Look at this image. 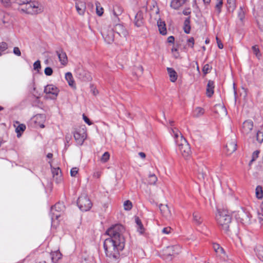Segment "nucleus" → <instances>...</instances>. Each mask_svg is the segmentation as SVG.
Masks as SVG:
<instances>
[{
    "instance_id": "44",
    "label": "nucleus",
    "mask_w": 263,
    "mask_h": 263,
    "mask_svg": "<svg viewBox=\"0 0 263 263\" xmlns=\"http://www.w3.org/2000/svg\"><path fill=\"white\" fill-rule=\"evenodd\" d=\"M134 70L137 75L142 74L143 71V67L141 65H139V66L136 67V68Z\"/></svg>"
},
{
    "instance_id": "62",
    "label": "nucleus",
    "mask_w": 263,
    "mask_h": 263,
    "mask_svg": "<svg viewBox=\"0 0 263 263\" xmlns=\"http://www.w3.org/2000/svg\"><path fill=\"white\" fill-rule=\"evenodd\" d=\"M53 157V154L52 153H48L47 155V157L48 158H52Z\"/></svg>"
},
{
    "instance_id": "20",
    "label": "nucleus",
    "mask_w": 263,
    "mask_h": 263,
    "mask_svg": "<svg viewBox=\"0 0 263 263\" xmlns=\"http://www.w3.org/2000/svg\"><path fill=\"white\" fill-rule=\"evenodd\" d=\"M214 82L212 80H209L206 87V95L210 98L214 93Z\"/></svg>"
},
{
    "instance_id": "59",
    "label": "nucleus",
    "mask_w": 263,
    "mask_h": 263,
    "mask_svg": "<svg viewBox=\"0 0 263 263\" xmlns=\"http://www.w3.org/2000/svg\"><path fill=\"white\" fill-rule=\"evenodd\" d=\"M83 118L84 121L87 124H88L89 125H90L92 124V122L89 119V118L87 117H86L85 115H83Z\"/></svg>"
},
{
    "instance_id": "34",
    "label": "nucleus",
    "mask_w": 263,
    "mask_h": 263,
    "mask_svg": "<svg viewBox=\"0 0 263 263\" xmlns=\"http://www.w3.org/2000/svg\"><path fill=\"white\" fill-rule=\"evenodd\" d=\"M157 181V177L155 174H150L148 178V182L150 185H154Z\"/></svg>"
},
{
    "instance_id": "15",
    "label": "nucleus",
    "mask_w": 263,
    "mask_h": 263,
    "mask_svg": "<svg viewBox=\"0 0 263 263\" xmlns=\"http://www.w3.org/2000/svg\"><path fill=\"white\" fill-rule=\"evenodd\" d=\"M51 171L53 179L57 183L60 182L62 180V172L59 167H51Z\"/></svg>"
},
{
    "instance_id": "31",
    "label": "nucleus",
    "mask_w": 263,
    "mask_h": 263,
    "mask_svg": "<svg viewBox=\"0 0 263 263\" xmlns=\"http://www.w3.org/2000/svg\"><path fill=\"white\" fill-rule=\"evenodd\" d=\"M227 8L230 12H233L236 8L235 0H227Z\"/></svg>"
},
{
    "instance_id": "23",
    "label": "nucleus",
    "mask_w": 263,
    "mask_h": 263,
    "mask_svg": "<svg viewBox=\"0 0 263 263\" xmlns=\"http://www.w3.org/2000/svg\"><path fill=\"white\" fill-rule=\"evenodd\" d=\"M213 248L217 255L221 256L222 254H225V252L223 248H222L218 243H214Z\"/></svg>"
},
{
    "instance_id": "7",
    "label": "nucleus",
    "mask_w": 263,
    "mask_h": 263,
    "mask_svg": "<svg viewBox=\"0 0 263 263\" xmlns=\"http://www.w3.org/2000/svg\"><path fill=\"white\" fill-rule=\"evenodd\" d=\"M73 137L77 144L82 145L86 139V130L84 127L77 128L73 133Z\"/></svg>"
},
{
    "instance_id": "5",
    "label": "nucleus",
    "mask_w": 263,
    "mask_h": 263,
    "mask_svg": "<svg viewBox=\"0 0 263 263\" xmlns=\"http://www.w3.org/2000/svg\"><path fill=\"white\" fill-rule=\"evenodd\" d=\"M163 252L164 259L171 260L173 257L181 253V247L179 245L168 246L163 250Z\"/></svg>"
},
{
    "instance_id": "41",
    "label": "nucleus",
    "mask_w": 263,
    "mask_h": 263,
    "mask_svg": "<svg viewBox=\"0 0 263 263\" xmlns=\"http://www.w3.org/2000/svg\"><path fill=\"white\" fill-rule=\"evenodd\" d=\"M259 154V151H255L253 152L252 156V159L250 160L249 164L250 165L253 161H254L258 157Z\"/></svg>"
},
{
    "instance_id": "57",
    "label": "nucleus",
    "mask_w": 263,
    "mask_h": 263,
    "mask_svg": "<svg viewBox=\"0 0 263 263\" xmlns=\"http://www.w3.org/2000/svg\"><path fill=\"white\" fill-rule=\"evenodd\" d=\"M258 219L261 226H263V214L258 213Z\"/></svg>"
},
{
    "instance_id": "48",
    "label": "nucleus",
    "mask_w": 263,
    "mask_h": 263,
    "mask_svg": "<svg viewBox=\"0 0 263 263\" xmlns=\"http://www.w3.org/2000/svg\"><path fill=\"white\" fill-rule=\"evenodd\" d=\"M187 44H188V46L190 47H191L192 48H193L194 47V39L193 37H191L190 38H189L188 40H187Z\"/></svg>"
},
{
    "instance_id": "29",
    "label": "nucleus",
    "mask_w": 263,
    "mask_h": 263,
    "mask_svg": "<svg viewBox=\"0 0 263 263\" xmlns=\"http://www.w3.org/2000/svg\"><path fill=\"white\" fill-rule=\"evenodd\" d=\"M65 79L67 80L68 84L71 87L74 86V81L73 80L72 75L71 72H68L65 74Z\"/></svg>"
},
{
    "instance_id": "42",
    "label": "nucleus",
    "mask_w": 263,
    "mask_h": 263,
    "mask_svg": "<svg viewBox=\"0 0 263 263\" xmlns=\"http://www.w3.org/2000/svg\"><path fill=\"white\" fill-rule=\"evenodd\" d=\"M133 207L132 203L129 200H126L124 203V208L125 210H130Z\"/></svg>"
},
{
    "instance_id": "51",
    "label": "nucleus",
    "mask_w": 263,
    "mask_h": 263,
    "mask_svg": "<svg viewBox=\"0 0 263 263\" xmlns=\"http://www.w3.org/2000/svg\"><path fill=\"white\" fill-rule=\"evenodd\" d=\"M79 169L77 167H73L70 171V175L72 177H75L78 173Z\"/></svg>"
},
{
    "instance_id": "47",
    "label": "nucleus",
    "mask_w": 263,
    "mask_h": 263,
    "mask_svg": "<svg viewBox=\"0 0 263 263\" xmlns=\"http://www.w3.org/2000/svg\"><path fill=\"white\" fill-rule=\"evenodd\" d=\"M7 48L8 45L6 42H2L0 43V50L1 52L6 50Z\"/></svg>"
},
{
    "instance_id": "21",
    "label": "nucleus",
    "mask_w": 263,
    "mask_h": 263,
    "mask_svg": "<svg viewBox=\"0 0 263 263\" xmlns=\"http://www.w3.org/2000/svg\"><path fill=\"white\" fill-rule=\"evenodd\" d=\"M167 71L168 72L170 81L172 82L176 81L178 78V75L176 71L173 68H167Z\"/></svg>"
},
{
    "instance_id": "11",
    "label": "nucleus",
    "mask_w": 263,
    "mask_h": 263,
    "mask_svg": "<svg viewBox=\"0 0 263 263\" xmlns=\"http://www.w3.org/2000/svg\"><path fill=\"white\" fill-rule=\"evenodd\" d=\"M76 72L77 77L82 81H88L90 78L89 72L84 70L82 67H78L76 69Z\"/></svg>"
},
{
    "instance_id": "49",
    "label": "nucleus",
    "mask_w": 263,
    "mask_h": 263,
    "mask_svg": "<svg viewBox=\"0 0 263 263\" xmlns=\"http://www.w3.org/2000/svg\"><path fill=\"white\" fill-rule=\"evenodd\" d=\"M240 215H241L242 217L245 216L246 217V219L243 218V217L241 218L242 221H241L242 222H247V220H250V218L248 216V214L246 213H245L244 212H242L241 214H240Z\"/></svg>"
},
{
    "instance_id": "14",
    "label": "nucleus",
    "mask_w": 263,
    "mask_h": 263,
    "mask_svg": "<svg viewBox=\"0 0 263 263\" xmlns=\"http://www.w3.org/2000/svg\"><path fill=\"white\" fill-rule=\"evenodd\" d=\"M105 41L108 44L112 43L114 41V32L112 29L108 31L104 30L102 33Z\"/></svg>"
},
{
    "instance_id": "12",
    "label": "nucleus",
    "mask_w": 263,
    "mask_h": 263,
    "mask_svg": "<svg viewBox=\"0 0 263 263\" xmlns=\"http://www.w3.org/2000/svg\"><path fill=\"white\" fill-rule=\"evenodd\" d=\"M253 128V122L251 120L245 121L241 127V132L245 135H249Z\"/></svg>"
},
{
    "instance_id": "13",
    "label": "nucleus",
    "mask_w": 263,
    "mask_h": 263,
    "mask_svg": "<svg viewBox=\"0 0 263 263\" xmlns=\"http://www.w3.org/2000/svg\"><path fill=\"white\" fill-rule=\"evenodd\" d=\"M237 149V143L235 139H232L227 143L225 146L226 153L228 155L234 153Z\"/></svg>"
},
{
    "instance_id": "9",
    "label": "nucleus",
    "mask_w": 263,
    "mask_h": 263,
    "mask_svg": "<svg viewBox=\"0 0 263 263\" xmlns=\"http://www.w3.org/2000/svg\"><path fill=\"white\" fill-rule=\"evenodd\" d=\"M44 92L47 96V98L55 99L57 98L60 92L59 89L53 84L47 85L44 90Z\"/></svg>"
},
{
    "instance_id": "63",
    "label": "nucleus",
    "mask_w": 263,
    "mask_h": 263,
    "mask_svg": "<svg viewBox=\"0 0 263 263\" xmlns=\"http://www.w3.org/2000/svg\"><path fill=\"white\" fill-rule=\"evenodd\" d=\"M203 1L204 4H209L210 3L211 0H203Z\"/></svg>"
},
{
    "instance_id": "55",
    "label": "nucleus",
    "mask_w": 263,
    "mask_h": 263,
    "mask_svg": "<svg viewBox=\"0 0 263 263\" xmlns=\"http://www.w3.org/2000/svg\"><path fill=\"white\" fill-rule=\"evenodd\" d=\"M216 40L218 48L219 49H222L223 48V45L220 40L217 36L216 37Z\"/></svg>"
},
{
    "instance_id": "18",
    "label": "nucleus",
    "mask_w": 263,
    "mask_h": 263,
    "mask_svg": "<svg viewBox=\"0 0 263 263\" xmlns=\"http://www.w3.org/2000/svg\"><path fill=\"white\" fill-rule=\"evenodd\" d=\"M143 13L142 11H139L135 17L134 24L135 26L140 27L143 25Z\"/></svg>"
},
{
    "instance_id": "36",
    "label": "nucleus",
    "mask_w": 263,
    "mask_h": 263,
    "mask_svg": "<svg viewBox=\"0 0 263 263\" xmlns=\"http://www.w3.org/2000/svg\"><path fill=\"white\" fill-rule=\"evenodd\" d=\"M193 216L194 222H195L197 224H200L202 222L200 215L198 213L195 212L193 213Z\"/></svg>"
},
{
    "instance_id": "50",
    "label": "nucleus",
    "mask_w": 263,
    "mask_h": 263,
    "mask_svg": "<svg viewBox=\"0 0 263 263\" xmlns=\"http://www.w3.org/2000/svg\"><path fill=\"white\" fill-rule=\"evenodd\" d=\"M41 67V62L39 60L36 61L33 64V68L34 70H39Z\"/></svg>"
},
{
    "instance_id": "28",
    "label": "nucleus",
    "mask_w": 263,
    "mask_h": 263,
    "mask_svg": "<svg viewBox=\"0 0 263 263\" xmlns=\"http://www.w3.org/2000/svg\"><path fill=\"white\" fill-rule=\"evenodd\" d=\"M254 250L258 258L263 261V247L261 246L256 247Z\"/></svg>"
},
{
    "instance_id": "33",
    "label": "nucleus",
    "mask_w": 263,
    "mask_h": 263,
    "mask_svg": "<svg viewBox=\"0 0 263 263\" xmlns=\"http://www.w3.org/2000/svg\"><path fill=\"white\" fill-rule=\"evenodd\" d=\"M256 196L258 199H262L263 197L262 187L260 185L257 186L255 190Z\"/></svg>"
},
{
    "instance_id": "45",
    "label": "nucleus",
    "mask_w": 263,
    "mask_h": 263,
    "mask_svg": "<svg viewBox=\"0 0 263 263\" xmlns=\"http://www.w3.org/2000/svg\"><path fill=\"white\" fill-rule=\"evenodd\" d=\"M44 72L46 76H50L52 75L53 70L51 67H47L45 69Z\"/></svg>"
},
{
    "instance_id": "39",
    "label": "nucleus",
    "mask_w": 263,
    "mask_h": 263,
    "mask_svg": "<svg viewBox=\"0 0 263 263\" xmlns=\"http://www.w3.org/2000/svg\"><path fill=\"white\" fill-rule=\"evenodd\" d=\"M212 66H210L209 64H206L203 66L202 68V71L203 73L205 75L207 73L210 72Z\"/></svg>"
},
{
    "instance_id": "27",
    "label": "nucleus",
    "mask_w": 263,
    "mask_h": 263,
    "mask_svg": "<svg viewBox=\"0 0 263 263\" xmlns=\"http://www.w3.org/2000/svg\"><path fill=\"white\" fill-rule=\"evenodd\" d=\"M183 30L185 33L189 34L191 31L190 16L186 18L184 22Z\"/></svg>"
},
{
    "instance_id": "24",
    "label": "nucleus",
    "mask_w": 263,
    "mask_h": 263,
    "mask_svg": "<svg viewBox=\"0 0 263 263\" xmlns=\"http://www.w3.org/2000/svg\"><path fill=\"white\" fill-rule=\"evenodd\" d=\"M123 12V8L119 5L116 4L113 7V14L117 17L118 16L122 14Z\"/></svg>"
},
{
    "instance_id": "19",
    "label": "nucleus",
    "mask_w": 263,
    "mask_h": 263,
    "mask_svg": "<svg viewBox=\"0 0 263 263\" xmlns=\"http://www.w3.org/2000/svg\"><path fill=\"white\" fill-rule=\"evenodd\" d=\"M50 255L53 263H57L62 257V254L59 250L51 252Z\"/></svg>"
},
{
    "instance_id": "17",
    "label": "nucleus",
    "mask_w": 263,
    "mask_h": 263,
    "mask_svg": "<svg viewBox=\"0 0 263 263\" xmlns=\"http://www.w3.org/2000/svg\"><path fill=\"white\" fill-rule=\"evenodd\" d=\"M186 1L187 0H171L170 7L174 10H179L186 3Z\"/></svg>"
},
{
    "instance_id": "16",
    "label": "nucleus",
    "mask_w": 263,
    "mask_h": 263,
    "mask_svg": "<svg viewBox=\"0 0 263 263\" xmlns=\"http://www.w3.org/2000/svg\"><path fill=\"white\" fill-rule=\"evenodd\" d=\"M56 53L58 56L59 61L61 64L63 65H66L68 62V59L66 53L63 50V49H60L58 50H57Z\"/></svg>"
},
{
    "instance_id": "64",
    "label": "nucleus",
    "mask_w": 263,
    "mask_h": 263,
    "mask_svg": "<svg viewBox=\"0 0 263 263\" xmlns=\"http://www.w3.org/2000/svg\"><path fill=\"white\" fill-rule=\"evenodd\" d=\"M260 208H261V211L263 212V201L260 205Z\"/></svg>"
},
{
    "instance_id": "61",
    "label": "nucleus",
    "mask_w": 263,
    "mask_h": 263,
    "mask_svg": "<svg viewBox=\"0 0 263 263\" xmlns=\"http://www.w3.org/2000/svg\"><path fill=\"white\" fill-rule=\"evenodd\" d=\"M139 155L142 158L144 159L146 157L145 154L143 152H139Z\"/></svg>"
},
{
    "instance_id": "6",
    "label": "nucleus",
    "mask_w": 263,
    "mask_h": 263,
    "mask_svg": "<svg viewBox=\"0 0 263 263\" xmlns=\"http://www.w3.org/2000/svg\"><path fill=\"white\" fill-rule=\"evenodd\" d=\"M77 204L79 209L83 212L88 211L92 206V203L87 195H81L78 199Z\"/></svg>"
},
{
    "instance_id": "56",
    "label": "nucleus",
    "mask_w": 263,
    "mask_h": 263,
    "mask_svg": "<svg viewBox=\"0 0 263 263\" xmlns=\"http://www.w3.org/2000/svg\"><path fill=\"white\" fill-rule=\"evenodd\" d=\"M168 123H169L170 126H171V131L170 132V133H171V135L174 137V134L172 132V129H174V128L177 129L176 127H174V121L173 120H170Z\"/></svg>"
},
{
    "instance_id": "1",
    "label": "nucleus",
    "mask_w": 263,
    "mask_h": 263,
    "mask_svg": "<svg viewBox=\"0 0 263 263\" xmlns=\"http://www.w3.org/2000/svg\"><path fill=\"white\" fill-rule=\"evenodd\" d=\"M125 228L120 224L114 225L106 230L105 234L109 237L104 241L103 247L106 256L110 259L117 260L119 259L120 252L125 247Z\"/></svg>"
},
{
    "instance_id": "46",
    "label": "nucleus",
    "mask_w": 263,
    "mask_h": 263,
    "mask_svg": "<svg viewBox=\"0 0 263 263\" xmlns=\"http://www.w3.org/2000/svg\"><path fill=\"white\" fill-rule=\"evenodd\" d=\"M103 9L102 7H100L97 5L96 6V13L98 15L101 16L103 13Z\"/></svg>"
},
{
    "instance_id": "43",
    "label": "nucleus",
    "mask_w": 263,
    "mask_h": 263,
    "mask_svg": "<svg viewBox=\"0 0 263 263\" xmlns=\"http://www.w3.org/2000/svg\"><path fill=\"white\" fill-rule=\"evenodd\" d=\"M245 12L242 8V7H240L239 8V11L238 12V17L239 19L242 21H243V20L245 18Z\"/></svg>"
},
{
    "instance_id": "58",
    "label": "nucleus",
    "mask_w": 263,
    "mask_h": 263,
    "mask_svg": "<svg viewBox=\"0 0 263 263\" xmlns=\"http://www.w3.org/2000/svg\"><path fill=\"white\" fill-rule=\"evenodd\" d=\"M252 50L254 52V53L256 54L257 57H258V54L259 53V50L258 47L256 45L253 46L252 47Z\"/></svg>"
},
{
    "instance_id": "4",
    "label": "nucleus",
    "mask_w": 263,
    "mask_h": 263,
    "mask_svg": "<svg viewBox=\"0 0 263 263\" xmlns=\"http://www.w3.org/2000/svg\"><path fill=\"white\" fill-rule=\"evenodd\" d=\"M216 219L221 229L224 233L228 234L230 224L232 220V217L229 212L224 210H218L216 216Z\"/></svg>"
},
{
    "instance_id": "30",
    "label": "nucleus",
    "mask_w": 263,
    "mask_h": 263,
    "mask_svg": "<svg viewBox=\"0 0 263 263\" xmlns=\"http://www.w3.org/2000/svg\"><path fill=\"white\" fill-rule=\"evenodd\" d=\"M204 113V110L203 108L197 107L193 111V115L194 117H199L202 116Z\"/></svg>"
},
{
    "instance_id": "22",
    "label": "nucleus",
    "mask_w": 263,
    "mask_h": 263,
    "mask_svg": "<svg viewBox=\"0 0 263 263\" xmlns=\"http://www.w3.org/2000/svg\"><path fill=\"white\" fill-rule=\"evenodd\" d=\"M76 8L80 15H83L85 12L86 7L83 2H79L76 3Z\"/></svg>"
},
{
    "instance_id": "38",
    "label": "nucleus",
    "mask_w": 263,
    "mask_h": 263,
    "mask_svg": "<svg viewBox=\"0 0 263 263\" xmlns=\"http://www.w3.org/2000/svg\"><path fill=\"white\" fill-rule=\"evenodd\" d=\"M110 158V154L108 152H105L101 158V161L103 163H105L108 161Z\"/></svg>"
},
{
    "instance_id": "52",
    "label": "nucleus",
    "mask_w": 263,
    "mask_h": 263,
    "mask_svg": "<svg viewBox=\"0 0 263 263\" xmlns=\"http://www.w3.org/2000/svg\"><path fill=\"white\" fill-rule=\"evenodd\" d=\"M172 230H173V229L171 227H168L163 228L162 229V232L164 234H168L171 233Z\"/></svg>"
},
{
    "instance_id": "25",
    "label": "nucleus",
    "mask_w": 263,
    "mask_h": 263,
    "mask_svg": "<svg viewBox=\"0 0 263 263\" xmlns=\"http://www.w3.org/2000/svg\"><path fill=\"white\" fill-rule=\"evenodd\" d=\"M135 222L137 226V231L140 233L142 234L144 232V228L143 225L139 217H135Z\"/></svg>"
},
{
    "instance_id": "8",
    "label": "nucleus",
    "mask_w": 263,
    "mask_h": 263,
    "mask_svg": "<svg viewBox=\"0 0 263 263\" xmlns=\"http://www.w3.org/2000/svg\"><path fill=\"white\" fill-rule=\"evenodd\" d=\"M65 206L62 203L58 202L51 208V220H58L64 211Z\"/></svg>"
},
{
    "instance_id": "54",
    "label": "nucleus",
    "mask_w": 263,
    "mask_h": 263,
    "mask_svg": "<svg viewBox=\"0 0 263 263\" xmlns=\"http://www.w3.org/2000/svg\"><path fill=\"white\" fill-rule=\"evenodd\" d=\"M182 13L184 15H190L191 13V9L190 8H185L182 11Z\"/></svg>"
},
{
    "instance_id": "3",
    "label": "nucleus",
    "mask_w": 263,
    "mask_h": 263,
    "mask_svg": "<svg viewBox=\"0 0 263 263\" xmlns=\"http://www.w3.org/2000/svg\"><path fill=\"white\" fill-rule=\"evenodd\" d=\"M175 143L178 146V151L182 156L187 158L191 154L189 144L178 129H172Z\"/></svg>"
},
{
    "instance_id": "40",
    "label": "nucleus",
    "mask_w": 263,
    "mask_h": 263,
    "mask_svg": "<svg viewBox=\"0 0 263 263\" xmlns=\"http://www.w3.org/2000/svg\"><path fill=\"white\" fill-rule=\"evenodd\" d=\"M26 129V125L24 124H21L18 125V126L16 128V132L17 133V136H18V134L21 132H23Z\"/></svg>"
},
{
    "instance_id": "37",
    "label": "nucleus",
    "mask_w": 263,
    "mask_h": 263,
    "mask_svg": "<svg viewBox=\"0 0 263 263\" xmlns=\"http://www.w3.org/2000/svg\"><path fill=\"white\" fill-rule=\"evenodd\" d=\"M118 28L121 29L122 30L121 32H117L118 34H119L120 36H125L127 34V31L126 29L121 25H117L116 26V30H117Z\"/></svg>"
},
{
    "instance_id": "32",
    "label": "nucleus",
    "mask_w": 263,
    "mask_h": 263,
    "mask_svg": "<svg viewBox=\"0 0 263 263\" xmlns=\"http://www.w3.org/2000/svg\"><path fill=\"white\" fill-rule=\"evenodd\" d=\"M255 137L258 143H261L263 142V128L257 131Z\"/></svg>"
},
{
    "instance_id": "26",
    "label": "nucleus",
    "mask_w": 263,
    "mask_h": 263,
    "mask_svg": "<svg viewBox=\"0 0 263 263\" xmlns=\"http://www.w3.org/2000/svg\"><path fill=\"white\" fill-rule=\"evenodd\" d=\"M158 26L160 33L162 35H165L167 33V31L164 22H162L161 21H158Z\"/></svg>"
},
{
    "instance_id": "53",
    "label": "nucleus",
    "mask_w": 263,
    "mask_h": 263,
    "mask_svg": "<svg viewBox=\"0 0 263 263\" xmlns=\"http://www.w3.org/2000/svg\"><path fill=\"white\" fill-rule=\"evenodd\" d=\"M13 53H14V54H15V55H16L17 56H20L21 55V52L19 48L17 47H15L13 48Z\"/></svg>"
},
{
    "instance_id": "10",
    "label": "nucleus",
    "mask_w": 263,
    "mask_h": 263,
    "mask_svg": "<svg viewBox=\"0 0 263 263\" xmlns=\"http://www.w3.org/2000/svg\"><path fill=\"white\" fill-rule=\"evenodd\" d=\"M159 209L162 216L167 220H171L173 219V214L171 209L167 204H160Z\"/></svg>"
},
{
    "instance_id": "2",
    "label": "nucleus",
    "mask_w": 263,
    "mask_h": 263,
    "mask_svg": "<svg viewBox=\"0 0 263 263\" xmlns=\"http://www.w3.org/2000/svg\"><path fill=\"white\" fill-rule=\"evenodd\" d=\"M2 4L6 7H9L12 3H16L23 7L20 11L28 14H37L43 11L42 6L37 2H31V0H1Z\"/></svg>"
},
{
    "instance_id": "60",
    "label": "nucleus",
    "mask_w": 263,
    "mask_h": 263,
    "mask_svg": "<svg viewBox=\"0 0 263 263\" xmlns=\"http://www.w3.org/2000/svg\"><path fill=\"white\" fill-rule=\"evenodd\" d=\"M175 41V38L173 36H170L167 38V42L170 43H173Z\"/></svg>"
},
{
    "instance_id": "35",
    "label": "nucleus",
    "mask_w": 263,
    "mask_h": 263,
    "mask_svg": "<svg viewBox=\"0 0 263 263\" xmlns=\"http://www.w3.org/2000/svg\"><path fill=\"white\" fill-rule=\"evenodd\" d=\"M222 5L223 0H217V3L215 6V9L218 14H219L221 11Z\"/></svg>"
}]
</instances>
